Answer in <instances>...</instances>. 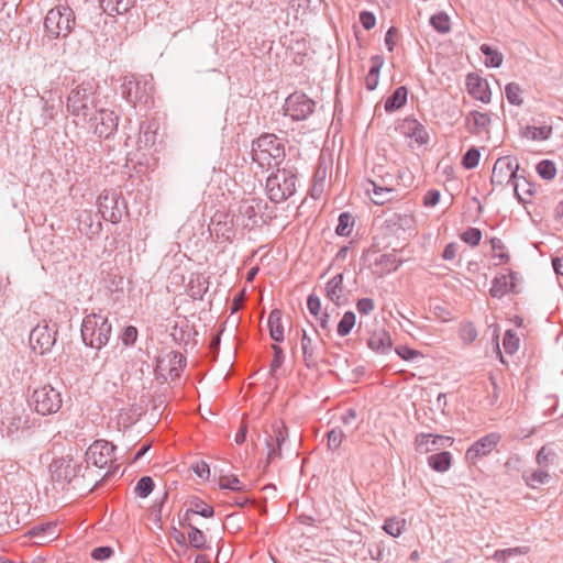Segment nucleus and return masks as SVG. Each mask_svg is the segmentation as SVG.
<instances>
[{"instance_id": "864d4df0", "label": "nucleus", "mask_w": 563, "mask_h": 563, "mask_svg": "<svg viewBox=\"0 0 563 563\" xmlns=\"http://www.w3.org/2000/svg\"><path fill=\"white\" fill-rule=\"evenodd\" d=\"M460 338L465 344H471L477 338V330L471 322H465L460 327Z\"/></svg>"}, {"instance_id": "58836bf2", "label": "nucleus", "mask_w": 563, "mask_h": 563, "mask_svg": "<svg viewBox=\"0 0 563 563\" xmlns=\"http://www.w3.org/2000/svg\"><path fill=\"white\" fill-rule=\"evenodd\" d=\"M522 477L528 486L536 488L538 485L548 483L550 475L543 470H537L531 472L525 471Z\"/></svg>"}, {"instance_id": "13d9d810", "label": "nucleus", "mask_w": 563, "mask_h": 563, "mask_svg": "<svg viewBox=\"0 0 563 563\" xmlns=\"http://www.w3.org/2000/svg\"><path fill=\"white\" fill-rule=\"evenodd\" d=\"M461 240L466 244L475 247L482 240V231L477 228H468L461 234Z\"/></svg>"}, {"instance_id": "338daca9", "label": "nucleus", "mask_w": 563, "mask_h": 563, "mask_svg": "<svg viewBox=\"0 0 563 563\" xmlns=\"http://www.w3.org/2000/svg\"><path fill=\"white\" fill-rule=\"evenodd\" d=\"M111 547H98L91 551V558L96 561H104L113 555Z\"/></svg>"}, {"instance_id": "e2e57ef3", "label": "nucleus", "mask_w": 563, "mask_h": 563, "mask_svg": "<svg viewBox=\"0 0 563 563\" xmlns=\"http://www.w3.org/2000/svg\"><path fill=\"white\" fill-rule=\"evenodd\" d=\"M383 528L388 534H390L393 537H398L402 531L404 521H399L395 518H390L385 521Z\"/></svg>"}, {"instance_id": "b1692460", "label": "nucleus", "mask_w": 563, "mask_h": 563, "mask_svg": "<svg viewBox=\"0 0 563 563\" xmlns=\"http://www.w3.org/2000/svg\"><path fill=\"white\" fill-rule=\"evenodd\" d=\"M401 132L413 139L418 144L422 145L428 143L429 134L424 128L418 120L407 118L401 124Z\"/></svg>"}, {"instance_id": "2f4dec72", "label": "nucleus", "mask_w": 563, "mask_h": 563, "mask_svg": "<svg viewBox=\"0 0 563 563\" xmlns=\"http://www.w3.org/2000/svg\"><path fill=\"white\" fill-rule=\"evenodd\" d=\"M452 454L448 451L432 454L428 457V465L435 472L444 473L452 465Z\"/></svg>"}, {"instance_id": "6ab92c4d", "label": "nucleus", "mask_w": 563, "mask_h": 563, "mask_svg": "<svg viewBox=\"0 0 563 563\" xmlns=\"http://www.w3.org/2000/svg\"><path fill=\"white\" fill-rule=\"evenodd\" d=\"M77 222L79 232L90 240L98 236L102 231V223L98 213H93L91 210H80Z\"/></svg>"}, {"instance_id": "a19ab883", "label": "nucleus", "mask_w": 563, "mask_h": 563, "mask_svg": "<svg viewBox=\"0 0 563 563\" xmlns=\"http://www.w3.org/2000/svg\"><path fill=\"white\" fill-rule=\"evenodd\" d=\"M354 223V217L350 212H342L339 216V223L335 228V233L340 236H350L353 231Z\"/></svg>"}, {"instance_id": "bb28decb", "label": "nucleus", "mask_w": 563, "mask_h": 563, "mask_svg": "<svg viewBox=\"0 0 563 563\" xmlns=\"http://www.w3.org/2000/svg\"><path fill=\"white\" fill-rule=\"evenodd\" d=\"M366 191L368 195L372 194V201L377 206H383L398 196L396 188L379 187L375 183H371V186L366 187Z\"/></svg>"}, {"instance_id": "a211bd4d", "label": "nucleus", "mask_w": 563, "mask_h": 563, "mask_svg": "<svg viewBox=\"0 0 563 563\" xmlns=\"http://www.w3.org/2000/svg\"><path fill=\"white\" fill-rule=\"evenodd\" d=\"M95 120V134L99 139H109L118 130L119 117L112 110L100 109Z\"/></svg>"}, {"instance_id": "f03ea898", "label": "nucleus", "mask_w": 563, "mask_h": 563, "mask_svg": "<svg viewBox=\"0 0 563 563\" xmlns=\"http://www.w3.org/2000/svg\"><path fill=\"white\" fill-rule=\"evenodd\" d=\"M233 213L236 224L247 230L267 224L275 218L274 209L263 199L254 197L240 201Z\"/></svg>"}, {"instance_id": "9d476101", "label": "nucleus", "mask_w": 563, "mask_h": 563, "mask_svg": "<svg viewBox=\"0 0 563 563\" xmlns=\"http://www.w3.org/2000/svg\"><path fill=\"white\" fill-rule=\"evenodd\" d=\"M518 168L519 164L516 158H512L510 156L499 157L494 165L490 181L492 184L498 186L511 184L514 186L516 196L520 200H523L519 195V186L516 183Z\"/></svg>"}, {"instance_id": "423d86ee", "label": "nucleus", "mask_w": 563, "mask_h": 563, "mask_svg": "<svg viewBox=\"0 0 563 563\" xmlns=\"http://www.w3.org/2000/svg\"><path fill=\"white\" fill-rule=\"evenodd\" d=\"M98 85L93 79L85 80L74 88L67 98V110L75 117L87 118L97 107Z\"/></svg>"}, {"instance_id": "393cba45", "label": "nucleus", "mask_w": 563, "mask_h": 563, "mask_svg": "<svg viewBox=\"0 0 563 563\" xmlns=\"http://www.w3.org/2000/svg\"><path fill=\"white\" fill-rule=\"evenodd\" d=\"M179 525L188 529V543L191 548L196 550H206L209 548L206 534L189 521L188 516L181 518Z\"/></svg>"}, {"instance_id": "49530a36", "label": "nucleus", "mask_w": 563, "mask_h": 563, "mask_svg": "<svg viewBox=\"0 0 563 563\" xmlns=\"http://www.w3.org/2000/svg\"><path fill=\"white\" fill-rule=\"evenodd\" d=\"M382 169L383 167L382 166H376L374 169H373V173L376 175V178L375 179H368V185L371 186V183H375V185L379 186V187H389V188H395L394 187V176L390 175L389 173H386V174H382Z\"/></svg>"}, {"instance_id": "2eb2a0df", "label": "nucleus", "mask_w": 563, "mask_h": 563, "mask_svg": "<svg viewBox=\"0 0 563 563\" xmlns=\"http://www.w3.org/2000/svg\"><path fill=\"white\" fill-rule=\"evenodd\" d=\"M98 213L106 221L118 223L122 218L120 197L115 191H103L97 200Z\"/></svg>"}, {"instance_id": "c9c22d12", "label": "nucleus", "mask_w": 563, "mask_h": 563, "mask_svg": "<svg viewBox=\"0 0 563 563\" xmlns=\"http://www.w3.org/2000/svg\"><path fill=\"white\" fill-rule=\"evenodd\" d=\"M515 284L509 282V277L501 275L495 277L489 289L490 296L494 298H501L509 291H514Z\"/></svg>"}, {"instance_id": "4d7b16f0", "label": "nucleus", "mask_w": 563, "mask_h": 563, "mask_svg": "<svg viewBox=\"0 0 563 563\" xmlns=\"http://www.w3.org/2000/svg\"><path fill=\"white\" fill-rule=\"evenodd\" d=\"M481 153L476 147H471L463 155L462 165L466 169H473L478 165Z\"/></svg>"}, {"instance_id": "c756f323", "label": "nucleus", "mask_w": 563, "mask_h": 563, "mask_svg": "<svg viewBox=\"0 0 563 563\" xmlns=\"http://www.w3.org/2000/svg\"><path fill=\"white\" fill-rule=\"evenodd\" d=\"M401 264L395 253L382 254L376 258L374 266L378 275H385L396 271Z\"/></svg>"}, {"instance_id": "20e7f679", "label": "nucleus", "mask_w": 563, "mask_h": 563, "mask_svg": "<svg viewBox=\"0 0 563 563\" xmlns=\"http://www.w3.org/2000/svg\"><path fill=\"white\" fill-rule=\"evenodd\" d=\"M80 332L87 346L100 350L110 340L112 324L101 312H91L84 318Z\"/></svg>"}, {"instance_id": "9b49d317", "label": "nucleus", "mask_w": 563, "mask_h": 563, "mask_svg": "<svg viewBox=\"0 0 563 563\" xmlns=\"http://www.w3.org/2000/svg\"><path fill=\"white\" fill-rule=\"evenodd\" d=\"M314 107L316 102L307 95L294 92L286 98L283 110L292 121H302L313 113Z\"/></svg>"}, {"instance_id": "72a5a7b5", "label": "nucleus", "mask_w": 563, "mask_h": 563, "mask_svg": "<svg viewBox=\"0 0 563 563\" xmlns=\"http://www.w3.org/2000/svg\"><path fill=\"white\" fill-rule=\"evenodd\" d=\"M269 336L275 342L284 341V327L282 322V311L274 309L268 317Z\"/></svg>"}, {"instance_id": "dca6fc26", "label": "nucleus", "mask_w": 563, "mask_h": 563, "mask_svg": "<svg viewBox=\"0 0 563 563\" xmlns=\"http://www.w3.org/2000/svg\"><path fill=\"white\" fill-rule=\"evenodd\" d=\"M300 345L305 365L308 368L317 367L324 347L323 340L319 336L317 339H312L306 330H302Z\"/></svg>"}, {"instance_id": "a18cd8bd", "label": "nucleus", "mask_w": 563, "mask_h": 563, "mask_svg": "<svg viewBox=\"0 0 563 563\" xmlns=\"http://www.w3.org/2000/svg\"><path fill=\"white\" fill-rule=\"evenodd\" d=\"M355 313L346 311L338 323L336 332L340 336H346L355 325Z\"/></svg>"}, {"instance_id": "5fc2aeb1", "label": "nucleus", "mask_w": 563, "mask_h": 563, "mask_svg": "<svg viewBox=\"0 0 563 563\" xmlns=\"http://www.w3.org/2000/svg\"><path fill=\"white\" fill-rule=\"evenodd\" d=\"M503 346L508 354H514L519 347V338L512 330H507L503 339Z\"/></svg>"}, {"instance_id": "0eeeda50", "label": "nucleus", "mask_w": 563, "mask_h": 563, "mask_svg": "<svg viewBox=\"0 0 563 563\" xmlns=\"http://www.w3.org/2000/svg\"><path fill=\"white\" fill-rule=\"evenodd\" d=\"M122 97L132 106H148L153 102L154 85L153 78L136 77L135 75H126L121 84Z\"/></svg>"}, {"instance_id": "aec40b11", "label": "nucleus", "mask_w": 563, "mask_h": 563, "mask_svg": "<svg viewBox=\"0 0 563 563\" xmlns=\"http://www.w3.org/2000/svg\"><path fill=\"white\" fill-rule=\"evenodd\" d=\"M466 89L471 97L484 103H489L492 92L486 79L477 74L471 73L466 76Z\"/></svg>"}, {"instance_id": "69168bd1", "label": "nucleus", "mask_w": 563, "mask_h": 563, "mask_svg": "<svg viewBox=\"0 0 563 563\" xmlns=\"http://www.w3.org/2000/svg\"><path fill=\"white\" fill-rule=\"evenodd\" d=\"M137 339V329L133 325L125 327L122 334L121 340L124 345L129 346L135 343Z\"/></svg>"}, {"instance_id": "de8ad7c7", "label": "nucleus", "mask_w": 563, "mask_h": 563, "mask_svg": "<svg viewBox=\"0 0 563 563\" xmlns=\"http://www.w3.org/2000/svg\"><path fill=\"white\" fill-rule=\"evenodd\" d=\"M521 88L517 82H509L505 87V95L509 103L514 106H521L523 100L520 97Z\"/></svg>"}, {"instance_id": "bf43d9fd", "label": "nucleus", "mask_w": 563, "mask_h": 563, "mask_svg": "<svg viewBox=\"0 0 563 563\" xmlns=\"http://www.w3.org/2000/svg\"><path fill=\"white\" fill-rule=\"evenodd\" d=\"M431 433H419L415 439V448L416 451L420 453H428L433 451L431 448Z\"/></svg>"}, {"instance_id": "09e8293b", "label": "nucleus", "mask_w": 563, "mask_h": 563, "mask_svg": "<svg viewBox=\"0 0 563 563\" xmlns=\"http://www.w3.org/2000/svg\"><path fill=\"white\" fill-rule=\"evenodd\" d=\"M154 489V482L150 476L141 477L134 488L135 494L141 498H146Z\"/></svg>"}, {"instance_id": "774afa93", "label": "nucleus", "mask_w": 563, "mask_h": 563, "mask_svg": "<svg viewBox=\"0 0 563 563\" xmlns=\"http://www.w3.org/2000/svg\"><path fill=\"white\" fill-rule=\"evenodd\" d=\"M356 309L361 314L367 316L375 309L374 300L371 298H361L356 302Z\"/></svg>"}, {"instance_id": "8fccbe9b", "label": "nucleus", "mask_w": 563, "mask_h": 563, "mask_svg": "<svg viewBox=\"0 0 563 563\" xmlns=\"http://www.w3.org/2000/svg\"><path fill=\"white\" fill-rule=\"evenodd\" d=\"M537 172L543 179H553L556 175L555 164L550 159H543L537 165Z\"/></svg>"}, {"instance_id": "4be33fe9", "label": "nucleus", "mask_w": 563, "mask_h": 563, "mask_svg": "<svg viewBox=\"0 0 563 563\" xmlns=\"http://www.w3.org/2000/svg\"><path fill=\"white\" fill-rule=\"evenodd\" d=\"M27 534L36 540V544L42 545L56 540L60 534V530L56 522H46L33 527Z\"/></svg>"}, {"instance_id": "ddd939ff", "label": "nucleus", "mask_w": 563, "mask_h": 563, "mask_svg": "<svg viewBox=\"0 0 563 563\" xmlns=\"http://www.w3.org/2000/svg\"><path fill=\"white\" fill-rule=\"evenodd\" d=\"M114 450L115 446L109 441H95L86 451V465L91 464L99 468L106 467L115 460Z\"/></svg>"}, {"instance_id": "ea45409f", "label": "nucleus", "mask_w": 563, "mask_h": 563, "mask_svg": "<svg viewBox=\"0 0 563 563\" xmlns=\"http://www.w3.org/2000/svg\"><path fill=\"white\" fill-rule=\"evenodd\" d=\"M479 51L486 56L485 65L487 67L497 68V67L501 66L504 56L499 51L494 49L493 47H490L487 44H482L479 47Z\"/></svg>"}, {"instance_id": "39448f33", "label": "nucleus", "mask_w": 563, "mask_h": 563, "mask_svg": "<svg viewBox=\"0 0 563 563\" xmlns=\"http://www.w3.org/2000/svg\"><path fill=\"white\" fill-rule=\"evenodd\" d=\"M297 170L295 167L286 166L278 168L276 173L266 179V194L275 203L289 199L296 192Z\"/></svg>"}, {"instance_id": "f257e3e1", "label": "nucleus", "mask_w": 563, "mask_h": 563, "mask_svg": "<svg viewBox=\"0 0 563 563\" xmlns=\"http://www.w3.org/2000/svg\"><path fill=\"white\" fill-rule=\"evenodd\" d=\"M89 467L84 462L74 459L71 455H65L54 459L49 464L52 481L62 488L66 486L73 489L91 492L93 486L86 483V471Z\"/></svg>"}, {"instance_id": "c85d7f7f", "label": "nucleus", "mask_w": 563, "mask_h": 563, "mask_svg": "<svg viewBox=\"0 0 563 563\" xmlns=\"http://www.w3.org/2000/svg\"><path fill=\"white\" fill-rule=\"evenodd\" d=\"M2 431L13 438L27 428V420L19 415H9L2 420Z\"/></svg>"}, {"instance_id": "37998d69", "label": "nucleus", "mask_w": 563, "mask_h": 563, "mask_svg": "<svg viewBox=\"0 0 563 563\" xmlns=\"http://www.w3.org/2000/svg\"><path fill=\"white\" fill-rule=\"evenodd\" d=\"M528 550L527 547L496 550L492 558L498 563H506L509 558L526 554Z\"/></svg>"}, {"instance_id": "f8f14e48", "label": "nucleus", "mask_w": 563, "mask_h": 563, "mask_svg": "<svg viewBox=\"0 0 563 563\" xmlns=\"http://www.w3.org/2000/svg\"><path fill=\"white\" fill-rule=\"evenodd\" d=\"M56 324H37L30 333V344L38 354H45L52 350L56 343Z\"/></svg>"}, {"instance_id": "680f3d73", "label": "nucleus", "mask_w": 563, "mask_h": 563, "mask_svg": "<svg viewBox=\"0 0 563 563\" xmlns=\"http://www.w3.org/2000/svg\"><path fill=\"white\" fill-rule=\"evenodd\" d=\"M327 437H328V443H327L328 448L332 451H335L342 444V441L345 435L340 428H334L328 432Z\"/></svg>"}, {"instance_id": "3c124183", "label": "nucleus", "mask_w": 563, "mask_h": 563, "mask_svg": "<svg viewBox=\"0 0 563 563\" xmlns=\"http://www.w3.org/2000/svg\"><path fill=\"white\" fill-rule=\"evenodd\" d=\"M12 509V505L8 503V499L4 496L0 495V529L2 531H7L11 528V525L8 519V515Z\"/></svg>"}, {"instance_id": "4c0bfd02", "label": "nucleus", "mask_w": 563, "mask_h": 563, "mask_svg": "<svg viewBox=\"0 0 563 563\" xmlns=\"http://www.w3.org/2000/svg\"><path fill=\"white\" fill-rule=\"evenodd\" d=\"M552 133V126L550 125H541L533 126L527 125L522 131V136L532 141H543L548 140Z\"/></svg>"}, {"instance_id": "7ed1b4c3", "label": "nucleus", "mask_w": 563, "mask_h": 563, "mask_svg": "<svg viewBox=\"0 0 563 563\" xmlns=\"http://www.w3.org/2000/svg\"><path fill=\"white\" fill-rule=\"evenodd\" d=\"M285 158V145L275 134L264 133L252 144V159L262 167L277 166Z\"/></svg>"}, {"instance_id": "4468645a", "label": "nucleus", "mask_w": 563, "mask_h": 563, "mask_svg": "<svg viewBox=\"0 0 563 563\" xmlns=\"http://www.w3.org/2000/svg\"><path fill=\"white\" fill-rule=\"evenodd\" d=\"M500 440L501 435L497 432H492L482 437L467 449L465 460L467 463L475 465L478 460L490 454Z\"/></svg>"}, {"instance_id": "cd10ccee", "label": "nucleus", "mask_w": 563, "mask_h": 563, "mask_svg": "<svg viewBox=\"0 0 563 563\" xmlns=\"http://www.w3.org/2000/svg\"><path fill=\"white\" fill-rule=\"evenodd\" d=\"M191 515H199L203 518H211L214 515V509L202 499L194 497L188 501V508L185 511L183 518L188 516L189 521H191Z\"/></svg>"}, {"instance_id": "5701e85b", "label": "nucleus", "mask_w": 563, "mask_h": 563, "mask_svg": "<svg viewBox=\"0 0 563 563\" xmlns=\"http://www.w3.org/2000/svg\"><path fill=\"white\" fill-rule=\"evenodd\" d=\"M343 279L344 277L342 273L336 274L327 283L325 286L327 297L335 306L344 305L347 301Z\"/></svg>"}, {"instance_id": "6e6d98bb", "label": "nucleus", "mask_w": 563, "mask_h": 563, "mask_svg": "<svg viewBox=\"0 0 563 563\" xmlns=\"http://www.w3.org/2000/svg\"><path fill=\"white\" fill-rule=\"evenodd\" d=\"M272 431L276 445L282 446L288 438V429L283 421H275L272 423Z\"/></svg>"}, {"instance_id": "f3484780", "label": "nucleus", "mask_w": 563, "mask_h": 563, "mask_svg": "<svg viewBox=\"0 0 563 563\" xmlns=\"http://www.w3.org/2000/svg\"><path fill=\"white\" fill-rule=\"evenodd\" d=\"M236 227H239L234 219L228 213H217L212 219L211 232L220 242H232L235 238Z\"/></svg>"}, {"instance_id": "052dcab7", "label": "nucleus", "mask_w": 563, "mask_h": 563, "mask_svg": "<svg viewBox=\"0 0 563 563\" xmlns=\"http://www.w3.org/2000/svg\"><path fill=\"white\" fill-rule=\"evenodd\" d=\"M272 350L274 352V357L271 363V374L272 376H276L277 371L284 363L285 355L283 349L277 344H272Z\"/></svg>"}, {"instance_id": "f704fd0d", "label": "nucleus", "mask_w": 563, "mask_h": 563, "mask_svg": "<svg viewBox=\"0 0 563 563\" xmlns=\"http://www.w3.org/2000/svg\"><path fill=\"white\" fill-rule=\"evenodd\" d=\"M372 66L369 68L368 74L365 77V86L367 90H374L378 85L379 71L383 66V58L379 55H375L371 57Z\"/></svg>"}, {"instance_id": "473e14b6", "label": "nucleus", "mask_w": 563, "mask_h": 563, "mask_svg": "<svg viewBox=\"0 0 563 563\" xmlns=\"http://www.w3.org/2000/svg\"><path fill=\"white\" fill-rule=\"evenodd\" d=\"M408 89L405 86L398 87L385 101V110L394 112L402 108L407 102Z\"/></svg>"}, {"instance_id": "6e6552de", "label": "nucleus", "mask_w": 563, "mask_h": 563, "mask_svg": "<svg viewBox=\"0 0 563 563\" xmlns=\"http://www.w3.org/2000/svg\"><path fill=\"white\" fill-rule=\"evenodd\" d=\"M75 24V15L69 7L51 9L44 20L47 34L54 38L67 36Z\"/></svg>"}, {"instance_id": "79ce46f5", "label": "nucleus", "mask_w": 563, "mask_h": 563, "mask_svg": "<svg viewBox=\"0 0 563 563\" xmlns=\"http://www.w3.org/2000/svg\"><path fill=\"white\" fill-rule=\"evenodd\" d=\"M393 225L404 231L415 232L416 231V219L412 214H400L395 213L390 219Z\"/></svg>"}, {"instance_id": "603ef678", "label": "nucleus", "mask_w": 563, "mask_h": 563, "mask_svg": "<svg viewBox=\"0 0 563 563\" xmlns=\"http://www.w3.org/2000/svg\"><path fill=\"white\" fill-rule=\"evenodd\" d=\"M221 489H231L234 492L244 490V484L236 476H221L219 479Z\"/></svg>"}, {"instance_id": "c03bdc74", "label": "nucleus", "mask_w": 563, "mask_h": 563, "mask_svg": "<svg viewBox=\"0 0 563 563\" xmlns=\"http://www.w3.org/2000/svg\"><path fill=\"white\" fill-rule=\"evenodd\" d=\"M430 24L434 30H437L439 33L445 34L449 33L451 30V21L446 13L439 12L433 14L430 18Z\"/></svg>"}, {"instance_id": "0e129e2a", "label": "nucleus", "mask_w": 563, "mask_h": 563, "mask_svg": "<svg viewBox=\"0 0 563 563\" xmlns=\"http://www.w3.org/2000/svg\"><path fill=\"white\" fill-rule=\"evenodd\" d=\"M395 352L397 355L402 358L404 361H410L415 357L422 356L420 351L410 349L408 346L399 345L395 349Z\"/></svg>"}, {"instance_id": "a878e982", "label": "nucleus", "mask_w": 563, "mask_h": 563, "mask_svg": "<svg viewBox=\"0 0 563 563\" xmlns=\"http://www.w3.org/2000/svg\"><path fill=\"white\" fill-rule=\"evenodd\" d=\"M367 346L376 353H388L393 346L390 334L385 330L374 331L367 341Z\"/></svg>"}, {"instance_id": "e433bc0d", "label": "nucleus", "mask_w": 563, "mask_h": 563, "mask_svg": "<svg viewBox=\"0 0 563 563\" xmlns=\"http://www.w3.org/2000/svg\"><path fill=\"white\" fill-rule=\"evenodd\" d=\"M137 143L140 146L151 148L156 143V131L148 122H142L140 125V133Z\"/></svg>"}, {"instance_id": "412c9836", "label": "nucleus", "mask_w": 563, "mask_h": 563, "mask_svg": "<svg viewBox=\"0 0 563 563\" xmlns=\"http://www.w3.org/2000/svg\"><path fill=\"white\" fill-rule=\"evenodd\" d=\"M492 114L489 112L473 110L465 118L466 129L473 135L488 132Z\"/></svg>"}, {"instance_id": "1a4fd4ad", "label": "nucleus", "mask_w": 563, "mask_h": 563, "mask_svg": "<svg viewBox=\"0 0 563 563\" xmlns=\"http://www.w3.org/2000/svg\"><path fill=\"white\" fill-rule=\"evenodd\" d=\"M60 393L51 385L36 388L31 397V405L40 415L47 416L57 412L62 407Z\"/></svg>"}, {"instance_id": "7c9ffc66", "label": "nucleus", "mask_w": 563, "mask_h": 563, "mask_svg": "<svg viewBox=\"0 0 563 563\" xmlns=\"http://www.w3.org/2000/svg\"><path fill=\"white\" fill-rule=\"evenodd\" d=\"M135 3V0H100V7L108 15L123 14Z\"/></svg>"}]
</instances>
